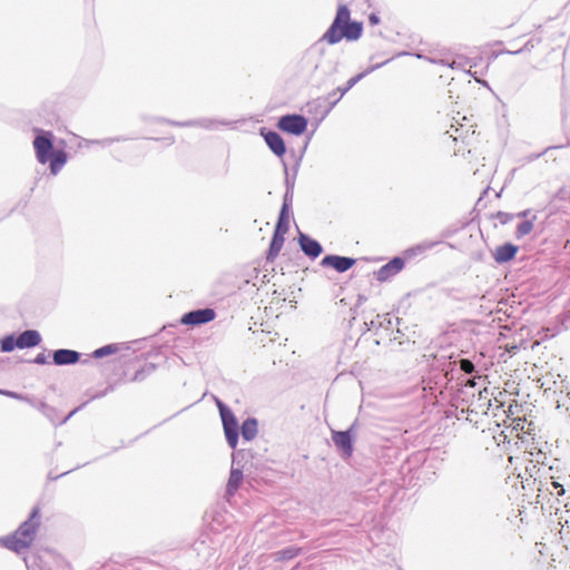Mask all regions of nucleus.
<instances>
[{"instance_id": "obj_1", "label": "nucleus", "mask_w": 570, "mask_h": 570, "mask_svg": "<svg viewBox=\"0 0 570 570\" xmlns=\"http://www.w3.org/2000/svg\"><path fill=\"white\" fill-rule=\"evenodd\" d=\"M362 33V22L351 19V11L346 4H338L336 16L322 39L328 45H335L343 39L356 41Z\"/></svg>"}, {"instance_id": "obj_2", "label": "nucleus", "mask_w": 570, "mask_h": 570, "mask_svg": "<svg viewBox=\"0 0 570 570\" xmlns=\"http://www.w3.org/2000/svg\"><path fill=\"white\" fill-rule=\"evenodd\" d=\"M40 527V510L33 508L27 521L10 535L0 538V544L13 552H20L31 547Z\"/></svg>"}, {"instance_id": "obj_3", "label": "nucleus", "mask_w": 570, "mask_h": 570, "mask_svg": "<svg viewBox=\"0 0 570 570\" xmlns=\"http://www.w3.org/2000/svg\"><path fill=\"white\" fill-rule=\"evenodd\" d=\"M463 121H465V124H452L450 129L446 131L456 145H462L455 147V154L464 153L465 150L471 153L472 149H475L476 144L479 142L475 135V126L471 120L466 119V117H463Z\"/></svg>"}, {"instance_id": "obj_4", "label": "nucleus", "mask_w": 570, "mask_h": 570, "mask_svg": "<svg viewBox=\"0 0 570 570\" xmlns=\"http://www.w3.org/2000/svg\"><path fill=\"white\" fill-rule=\"evenodd\" d=\"M219 413L223 421L226 440L232 449L237 446L238 442V423L233 412L226 407L220 401L217 402Z\"/></svg>"}, {"instance_id": "obj_5", "label": "nucleus", "mask_w": 570, "mask_h": 570, "mask_svg": "<svg viewBox=\"0 0 570 570\" xmlns=\"http://www.w3.org/2000/svg\"><path fill=\"white\" fill-rule=\"evenodd\" d=\"M278 128L285 132L299 136L307 128V120L301 115H287L278 120Z\"/></svg>"}, {"instance_id": "obj_6", "label": "nucleus", "mask_w": 570, "mask_h": 570, "mask_svg": "<svg viewBox=\"0 0 570 570\" xmlns=\"http://www.w3.org/2000/svg\"><path fill=\"white\" fill-rule=\"evenodd\" d=\"M51 137V132H46L43 135L37 136L33 140V148L37 160L42 165L49 161L51 153L55 151Z\"/></svg>"}, {"instance_id": "obj_7", "label": "nucleus", "mask_w": 570, "mask_h": 570, "mask_svg": "<svg viewBox=\"0 0 570 570\" xmlns=\"http://www.w3.org/2000/svg\"><path fill=\"white\" fill-rule=\"evenodd\" d=\"M216 317V312L213 308H204L191 311L184 314L180 318V323L184 325H202L212 322Z\"/></svg>"}, {"instance_id": "obj_8", "label": "nucleus", "mask_w": 570, "mask_h": 570, "mask_svg": "<svg viewBox=\"0 0 570 570\" xmlns=\"http://www.w3.org/2000/svg\"><path fill=\"white\" fill-rule=\"evenodd\" d=\"M405 266V262L401 257H394L379 271L375 272V278L380 283H384L397 275Z\"/></svg>"}, {"instance_id": "obj_9", "label": "nucleus", "mask_w": 570, "mask_h": 570, "mask_svg": "<svg viewBox=\"0 0 570 570\" xmlns=\"http://www.w3.org/2000/svg\"><path fill=\"white\" fill-rule=\"evenodd\" d=\"M332 440L344 458L352 456L354 448L350 431H333Z\"/></svg>"}, {"instance_id": "obj_10", "label": "nucleus", "mask_w": 570, "mask_h": 570, "mask_svg": "<svg viewBox=\"0 0 570 570\" xmlns=\"http://www.w3.org/2000/svg\"><path fill=\"white\" fill-rule=\"evenodd\" d=\"M355 259L351 257H343L337 255H327L325 256L321 264L322 266L333 267L335 271L340 273H344L352 268L355 264Z\"/></svg>"}, {"instance_id": "obj_11", "label": "nucleus", "mask_w": 570, "mask_h": 570, "mask_svg": "<svg viewBox=\"0 0 570 570\" xmlns=\"http://www.w3.org/2000/svg\"><path fill=\"white\" fill-rule=\"evenodd\" d=\"M298 242L302 250L312 258L318 257L323 250L321 244L307 235L301 234Z\"/></svg>"}, {"instance_id": "obj_12", "label": "nucleus", "mask_w": 570, "mask_h": 570, "mask_svg": "<svg viewBox=\"0 0 570 570\" xmlns=\"http://www.w3.org/2000/svg\"><path fill=\"white\" fill-rule=\"evenodd\" d=\"M267 146L275 155L282 157L286 153V147L283 138L275 131H268L264 135Z\"/></svg>"}, {"instance_id": "obj_13", "label": "nucleus", "mask_w": 570, "mask_h": 570, "mask_svg": "<svg viewBox=\"0 0 570 570\" xmlns=\"http://www.w3.org/2000/svg\"><path fill=\"white\" fill-rule=\"evenodd\" d=\"M17 340L18 348H28L37 346L41 342V336L37 331L28 330L21 333Z\"/></svg>"}, {"instance_id": "obj_14", "label": "nucleus", "mask_w": 570, "mask_h": 570, "mask_svg": "<svg viewBox=\"0 0 570 570\" xmlns=\"http://www.w3.org/2000/svg\"><path fill=\"white\" fill-rule=\"evenodd\" d=\"M80 354L71 350H58L53 353V362L57 365L75 364L79 361Z\"/></svg>"}, {"instance_id": "obj_15", "label": "nucleus", "mask_w": 570, "mask_h": 570, "mask_svg": "<svg viewBox=\"0 0 570 570\" xmlns=\"http://www.w3.org/2000/svg\"><path fill=\"white\" fill-rule=\"evenodd\" d=\"M517 433V436L521 439V434H530L533 430V423L528 421L524 416L512 417V421L508 425Z\"/></svg>"}, {"instance_id": "obj_16", "label": "nucleus", "mask_w": 570, "mask_h": 570, "mask_svg": "<svg viewBox=\"0 0 570 570\" xmlns=\"http://www.w3.org/2000/svg\"><path fill=\"white\" fill-rule=\"evenodd\" d=\"M68 160V155L65 150L62 149H57L55 151L51 153L50 155V158H49V166H50V171L52 175H57L61 168L66 165Z\"/></svg>"}, {"instance_id": "obj_17", "label": "nucleus", "mask_w": 570, "mask_h": 570, "mask_svg": "<svg viewBox=\"0 0 570 570\" xmlns=\"http://www.w3.org/2000/svg\"><path fill=\"white\" fill-rule=\"evenodd\" d=\"M285 242V234L274 233L266 255L268 262H274L279 255Z\"/></svg>"}, {"instance_id": "obj_18", "label": "nucleus", "mask_w": 570, "mask_h": 570, "mask_svg": "<svg viewBox=\"0 0 570 570\" xmlns=\"http://www.w3.org/2000/svg\"><path fill=\"white\" fill-rule=\"evenodd\" d=\"M518 247L508 243L497 247L494 252V259L498 263H505L514 258Z\"/></svg>"}, {"instance_id": "obj_19", "label": "nucleus", "mask_w": 570, "mask_h": 570, "mask_svg": "<svg viewBox=\"0 0 570 570\" xmlns=\"http://www.w3.org/2000/svg\"><path fill=\"white\" fill-rule=\"evenodd\" d=\"M243 482V472L238 469H233L229 474L227 483V494L234 495Z\"/></svg>"}, {"instance_id": "obj_20", "label": "nucleus", "mask_w": 570, "mask_h": 570, "mask_svg": "<svg viewBox=\"0 0 570 570\" xmlns=\"http://www.w3.org/2000/svg\"><path fill=\"white\" fill-rule=\"evenodd\" d=\"M240 430L243 438L247 441H252L257 435V421L255 419L245 420Z\"/></svg>"}, {"instance_id": "obj_21", "label": "nucleus", "mask_w": 570, "mask_h": 570, "mask_svg": "<svg viewBox=\"0 0 570 570\" xmlns=\"http://www.w3.org/2000/svg\"><path fill=\"white\" fill-rule=\"evenodd\" d=\"M289 227V217L286 205L283 206L274 233L286 234Z\"/></svg>"}, {"instance_id": "obj_22", "label": "nucleus", "mask_w": 570, "mask_h": 570, "mask_svg": "<svg viewBox=\"0 0 570 570\" xmlns=\"http://www.w3.org/2000/svg\"><path fill=\"white\" fill-rule=\"evenodd\" d=\"M301 553V549L296 547H289L287 549L277 551L275 553L276 560H289L297 557Z\"/></svg>"}, {"instance_id": "obj_23", "label": "nucleus", "mask_w": 570, "mask_h": 570, "mask_svg": "<svg viewBox=\"0 0 570 570\" xmlns=\"http://www.w3.org/2000/svg\"><path fill=\"white\" fill-rule=\"evenodd\" d=\"M118 350H119L118 345L109 344V345L102 346L100 348H97L94 352V356L97 357V358H100V357H104V356H107V355H110V354H115V353L118 352Z\"/></svg>"}, {"instance_id": "obj_24", "label": "nucleus", "mask_w": 570, "mask_h": 570, "mask_svg": "<svg viewBox=\"0 0 570 570\" xmlns=\"http://www.w3.org/2000/svg\"><path fill=\"white\" fill-rule=\"evenodd\" d=\"M522 405L518 403V401L512 400V402L508 405V409L504 410L505 416L510 422L512 421V417L519 416V413L521 412Z\"/></svg>"}, {"instance_id": "obj_25", "label": "nucleus", "mask_w": 570, "mask_h": 570, "mask_svg": "<svg viewBox=\"0 0 570 570\" xmlns=\"http://www.w3.org/2000/svg\"><path fill=\"white\" fill-rule=\"evenodd\" d=\"M16 343H18V340L14 338V336H12V335L6 336L1 341V351L2 352L13 351L16 347H18V344H16Z\"/></svg>"}, {"instance_id": "obj_26", "label": "nucleus", "mask_w": 570, "mask_h": 570, "mask_svg": "<svg viewBox=\"0 0 570 570\" xmlns=\"http://www.w3.org/2000/svg\"><path fill=\"white\" fill-rule=\"evenodd\" d=\"M533 230V222L532 220H524L520 223L517 227V236L523 237L528 234H530Z\"/></svg>"}, {"instance_id": "obj_27", "label": "nucleus", "mask_w": 570, "mask_h": 570, "mask_svg": "<svg viewBox=\"0 0 570 570\" xmlns=\"http://www.w3.org/2000/svg\"><path fill=\"white\" fill-rule=\"evenodd\" d=\"M460 368L464 372V373H472L474 371V365L473 363L468 360V358H462L460 361Z\"/></svg>"}, {"instance_id": "obj_28", "label": "nucleus", "mask_w": 570, "mask_h": 570, "mask_svg": "<svg viewBox=\"0 0 570 570\" xmlns=\"http://www.w3.org/2000/svg\"><path fill=\"white\" fill-rule=\"evenodd\" d=\"M360 78H361V75H358V76H356V77H354V78H351V79L348 80V82H347V87L341 91L340 97H342V96H343V95H344V94H345L350 88H352V87L357 82V80H358Z\"/></svg>"}, {"instance_id": "obj_29", "label": "nucleus", "mask_w": 570, "mask_h": 570, "mask_svg": "<svg viewBox=\"0 0 570 570\" xmlns=\"http://www.w3.org/2000/svg\"><path fill=\"white\" fill-rule=\"evenodd\" d=\"M35 362L37 364H46L48 362V355L46 353H39L36 356Z\"/></svg>"}, {"instance_id": "obj_30", "label": "nucleus", "mask_w": 570, "mask_h": 570, "mask_svg": "<svg viewBox=\"0 0 570 570\" xmlns=\"http://www.w3.org/2000/svg\"><path fill=\"white\" fill-rule=\"evenodd\" d=\"M368 21L372 26H375V24H379L380 23V19L379 17L375 14V13H371L370 17H368Z\"/></svg>"}, {"instance_id": "obj_31", "label": "nucleus", "mask_w": 570, "mask_h": 570, "mask_svg": "<svg viewBox=\"0 0 570 570\" xmlns=\"http://www.w3.org/2000/svg\"><path fill=\"white\" fill-rule=\"evenodd\" d=\"M552 485H553V488H556V489H559V488H560V490L558 491V494H559V495H562V494L564 493V490H563V488H562V485H561L560 483H558V482L553 481V482H552Z\"/></svg>"}, {"instance_id": "obj_32", "label": "nucleus", "mask_w": 570, "mask_h": 570, "mask_svg": "<svg viewBox=\"0 0 570 570\" xmlns=\"http://www.w3.org/2000/svg\"><path fill=\"white\" fill-rule=\"evenodd\" d=\"M465 385H466V386H470V387L475 386V381H474V379H470V380L466 382V384H465Z\"/></svg>"}, {"instance_id": "obj_33", "label": "nucleus", "mask_w": 570, "mask_h": 570, "mask_svg": "<svg viewBox=\"0 0 570 570\" xmlns=\"http://www.w3.org/2000/svg\"><path fill=\"white\" fill-rule=\"evenodd\" d=\"M494 402L498 403L497 406H503L504 405V402L501 401V400H498V396H494Z\"/></svg>"}, {"instance_id": "obj_34", "label": "nucleus", "mask_w": 570, "mask_h": 570, "mask_svg": "<svg viewBox=\"0 0 570 570\" xmlns=\"http://www.w3.org/2000/svg\"><path fill=\"white\" fill-rule=\"evenodd\" d=\"M505 394H507V392H505V391H500V392H499V396H504Z\"/></svg>"}]
</instances>
